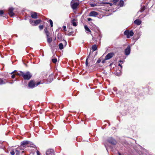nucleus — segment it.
I'll list each match as a JSON object with an SVG mask.
<instances>
[{"label":"nucleus","mask_w":155,"mask_h":155,"mask_svg":"<svg viewBox=\"0 0 155 155\" xmlns=\"http://www.w3.org/2000/svg\"><path fill=\"white\" fill-rule=\"evenodd\" d=\"M30 142L28 141H24L21 142L20 147H19L18 149L20 150H23L24 148L26 147H30Z\"/></svg>","instance_id":"nucleus-1"},{"label":"nucleus","mask_w":155,"mask_h":155,"mask_svg":"<svg viewBox=\"0 0 155 155\" xmlns=\"http://www.w3.org/2000/svg\"><path fill=\"white\" fill-rule=\"evenodd\" d=\"M79 4V2L78 0H72L71 2V5L72 8L73 9H75Z\"/></svg>","instance_id":"nucleus-2"},{"label":"nucleus","mask_w":155,"mask_h":155,"mask_svg":"<svg viewBox=\"0 0 155 155\" xmlns=\"http://www.w3.org/2000/svg\"><path fill=\"white\" fill-rule=\"evenodd\" d=\"M21 73L22 74V76L25 80H29L31 77L32 75L28 71L26 72L25 73L24 72H21Z\"/></svg>","instance_id":"nucleus-3"},{"label":"nucleus","mask_w":155,"mask_h":155,"mask_svg":"<svg viewBox=\"0 0 155 155\" xmlns=\"http://www.w3.org/2000/svg\"><path fill=\"white\" fill-rule=\"evenodd\" d=\"M124 34L127 36V38H129L130 37L133 35L134 33L132 31H129L128 30H126L124 31Z\"/></svg>","instance_id":"nucleus-4"},{"label":"nucleus","mask_w":155,"mask_h":155,"mask_svg":"<svg viewBox=\"0 0 155 155\" xmlns=\"http://www.w3.org/2000/svg\"><path fill=\"white\" fill-rule=\"evenodd\" d=\"M114 55V53L113 52H110L108 53L105 56V60H108L111 58Z\"/></svg>","instance_id":"nucleus-5"},{"label":"nucleus","mask_w":155,"mask_h":155,"mask_svg":"<svg viewBox=\"0 0 155 155\" xmlns=\"http://www.w3.org/2000/svg\"><path fill=\"white\" fill-rule=\"evenodd\" d=\"M46 155H55L53 149H48L46 152Z\"/></svg>","instance_id":"nucleus-6"},{"label":"nucleus","mask_w":155,"mask_h":155,"mask_svg":"<svg viewBox=\"0 0 155 155\" xmlns=\"http://www.w3.org/2000/svg\"><path fill=\"white\" fill-rule=\"evenodd\" d=\"M107 141L109 143L113 145H115L116 143V140L112 137L109 138Z\"/></svg>","instance_id":"nucleus-7"},{"label":"nucleus","mask_w":155,"mask_h":155,"mask_svg":"<svg viewBox=\"0 0 155 155\" xmlns=\"http://www.w3.org/2000/svg\"><path fill=\"white\" fill-rule=\"evenodd\" d=\"M14 10V8L12 7H11L9 8L8 10L9 15L11 17H13L14 15V13L13 12V11Z\"/></svg>","instance_id":"nucleus-8"},{"label":"nucleus","mask_w":155,"mask_h":155,"mask_svg":"<svg viewBox=\"0 0 155 155\" xmlns=\"http://www.w3.org/2000/svg\"><path fill=\"white\" fill-rule=\"evenodd\" d=\"M130 48L129 46L126 48L125 50V54L126 55H128L130 53Z\"/></svg>","instance_id":"nucleus-9"},{"label":"nucleus","mask_w":155,"mask_h":155,"mask_svg":"<svg viewBox=\"0 0 155 155\" xmlns=\"http://www.w3.org/2000/svg\"><path fill=\"white\" fill-rule=\"evenodd\" d=\"M98 15V13L95 11L91 12L89 15L90 16L95 17Z\"/></svg>","instance_id":"nucleus-10"},{"label":"nucleus","mask_w":155,"mask_h":155,"mask_svg":"<svg viewBox=\"0 0 155 155\" xmlns=\"http://www.w3.org/2000/svg\"><path fill=\"white\" fill-rule=\"evenodd\" d=\"M35 85L34 82L33 81H31L28 84V86L31 88L34 87Z\"/></svg>","instance_id":"nucleus-11"},{"label":"nucleus","mask_w":155,"mask_h":155,"mask_svg":"<svg viewBox=\"0 0 155 155\" xmlns=\"http://www.w3.org/2000/svg\"><path fill=\"white\" fill-rule=\"evenodd\" d=\"M31 17L34 19H37L38 18L37 13L35 12H34L31 13Z\"/></svg>","instance_id":"nucleus-12"},{"label":"nucleus","mask_w":155,"mask_h":155,"mask_svg":"<svg viewBox=\"0 0 155 155\" xmlns=\"http://www.w3.org/2000/svg\"><path fill=\"white\" fill-rule=\"evenodd\" d=\"M7 82L6 79L0 78V85L5 84Z\"/></svg>","instance_id":"nucleus-13"},{"label":"nucleus","mask_w":155,"mask_h":155,"mask_svg":"<svg viewBox=\"0 0 155 155\" xmlns=\"http://www.w3.org/2000/svg\"><path fill=\"white\" fill-rule=\"evenodd\" d=\"M41 21V20L40 19L34 21V25L36 26Z\"/></svg>","instance_id":"nucleus-14"},{"label":"nucleus","mask_w":155,"mask_h":155,"mask_svg":"<svg viewBox=\"0 0 155 155\" xmlns=\"http://www.w3.org/2000/svg\"><path fill=\"white\" fill-rule=\"evenodd\" d=\"M134 22L135 24H136L137 25H139L141 24V21L138 19H137L134 21Z\"/></svg>","instance_id":"nucleus-15"},{"label":"nucleus","mask_w":155,"mask_h":155,"mask_svg":"<svg viewBox=\"0 0 155 155\" xmlns=\"http://www.w3.org/2000/svg\"><path fill=\"white\" fill-rule=\"evenodd\" d=\"M53 76L52 75H51L49 76V78L48 79V81H49V82H51L53 80Z\"/></svg>","instance_id":"nucleus-16"},{"label":"nucleus","mask_w":155,"mask_h":155,"mask_svg":"<svg viewBox=\"0 0 155 155\" xmlns=\"http://www.w3.org/2000/svg\"><path fill=\"white\" fill-rule=\"evenodd\" d=\"M75 19H74L72 20L71 22L73 25L74 26H76L77 25V23L75 22Z\"/></svg>","instance_id":"nucleus-17"},{"label":"nucleus","mask_w":155,"mask_h":155,"mask_svg":"<svg viewBox=\"0 0 155 155\" xmlns=\"http://www.w3.org/2000/svg\"><path fill=\"white\" fill-rule=\"evenodd\" d=\"M124 2L123 0H120L119 4V5L120 7H122L124 6Z\"/></svg>","instance_id":"nucleus-18"},{"label":"nucleus","mask_w":155,"mask_h":155,"mask_svg":"<svg viewBox=\"0 0 155 155\" xmlns=\"http://www.w3.org/2000/svg\"><path fill=\"white\" fill-rule=\"evenodd\" d=\"M45 31L47 37H48L49 35V31L47 30V28H46L45 29Z\"/></svg>","instance_id":"nucleus-19"},{"label":"nucleus","mask_w":155,"mask_h":155,"mask_svg":"<svg viewBox=\"0 0 155 155\" xmlns=\"http://www.w3.org/2000/svg\"><path fill=\"white\" fill-rule=\"evenodd\" d=\"M92 48L93 51H96L97 49V47L96 45H94L92 46Z\"/></svg>","instance_id":"nucleus-20"},{"label":"nucleus","mask_w":155,"mask_h":155,"mask_svg":"<svg viewBox=\"0 0 155 155\" xmlns=\"http://www.w3.org/2000/svg\"><path fill=\"white\" fill-rule=\"evenodd\" d=\"M121 71H120L117 70L115 72V74L117 76H120L121 74Z\"/></svg>","instance_id":"nucleus-21"},{"label":"nucleus","mask_w":155,"mask_h":155,"mask_svg":"<svg viewBox=\"0 0 155 155\" xmlns=\"http://www.w3.org/2000/svg\"><path fill=\"white\" fill-rule=\"evenodd\" d=\"M90 53L89 54V55L87 56V57L86 59V61L85 64H86V66H87L88 65V59L89 58H90Z\"/></svg>","instance_id":"nucleus-22"},{"label":"nucleus","mask_w":155,"mask_h":155,"mask_svg":"<svg viewBox=\"0 0 155 155\" xmlns=\"http://www.w3.org/2000/svg\"><path fill=\"white\" fill-rule=\"evenodd\" d=\"M21 72H23L21 71H19V73H18V72H17L16 71L15 72V74L16 75H19V76H22V73H21Z\"/></svg>","instance_id":"nucleus-23"},{"label":"nucleus","mask_w":155,"mask_h":155,"mask_svg":"<svg viewBox=\"0 0 155 155\" xmlns=\"http://www.w3.org/2000/svg\"><path fill=\"white\" fill-rule=\"evenodd\" d=\"M47 42L49 43H50L52 41V39L51 38L47 37Z\"/></svg>","instance_id":"nucleus-24"},{"label":"nucleus","mask_w":155,"mask_h":155,"mask_svg":"<svg viewBox=\"0 0 155 155\" xmlns=\"http://www.w3.org/2000/svg\"><path fill=\"white\" fill-rule=\"evenodd\" d=\"M18 148H18L17 149H16L15 150V151L16 155H19V154L20 152L19 150H19V149H18Z\"/></svg>","instance_id":"nucleus-25"},{"label":"nucleus","mask_w":155,"mask_h":155,"mask_svg":"<svg viewBox=\"0 0 155 155\" xmlns=\"http://www.w3.org/2000/svg\"><path fill=\"white\" fill-rule=\"evenodd\" d=\"M84 28L87 31L90 32H91L90 29L86 25H84Z\"/></svg>","instance_id":"nucleus-26"},{"label":"nucleus","mask_w":155,"mask_h":155,"mask_svg":"<svg viewBox=\"0 0 155 155\" xmlns=\"http://www.w3.org/2000/svg\"><path fill=\"white\" fill-rule=\"evenodd\" d=\"M59 47L60 49L61 50L63 48V45L62 43H60L59 44Z\"/></svg>","instance_id":"nucleus-27"},{"label":"nucleus","mask_w":155,"mask_h":155,"mask_svg":"<svg viewBox=\"0 0 155 155\" xmlns=\"http://www.w3.org/2000/svg\"><path fill=\"white\" fill-rule=\"evenodd\" d=\"M52 61L53 63H55L57 61V59L56 58L53 59L52 60Z\"/></svg>","instance_id":"nucleus-28"},{"label":"nucleus","mask_w":155,"mask_h":155,"mask_svg":"<svg viewBox=\"0 0 155 155\" xmlns=\"http://www.w3.org/2000/svg\"><path fill=\"white\" fill-rule=\"evenodd\" d=\"M34 21H33V20H31V19H30V23L31 24V25H34Z\"/></svg>","instance_id":"nucleus-29"},{"label":"nucleus","mask_w":155,"mask_h":155,"mask_svg":"<svg viewBox=\"0 0 155 155\" xmlns=\"http://www.w3.org/2000/svg\"><path fill=\"white\" fill-rule=\"evenodd\" d=\"M50 23L51 24V26L52 27L53 26V22L50 19L49 20Z\"/></svg>","instance_id":"nucleus-30"},{"label":"nucleus","mask_w":155,"mask_h":155,"mask_svg":"<svg viewBox=\"0 0 155 155\" xmlns=\"http://www.w3.org/2000/svg\"><path fill=\"white\" fill-rule=\"evenodd\" d=\"M10 153L12 155H14L15 153V152L13 150L12 151H11Z\"/></svg>","instance_id":"nucleus-31"},{"label":"nucleus","mask_w":155,"mask_h":155,"mask_svg":"<svg viewBox=\"0 0 155 155\" xmlns=\"http://www.w3.org/2000/svg\"><path fill=\"white\" fill-rule=\"evenodd\" d=\"M39 28L40 30H42L43 28V26L42 25H40L39 26Z\"/></svg>","instance_id":"nucleus-32"},{"label":"nucleus","mask_w":155,"mask_h":155,"mask_svg":"<svg viewBox=\"0 0 155 155\" xmlns=\"http://www.w3.org/2000/svg\"><path fill=\"white\" fill-rule=\"evenodd\" d=\"M66 26H63V30L65 31H67V30L66 29Z\"/></svg>","instance_id":"nucleus-33"},{"label":"nucleus","mask_w":155,"mask_h":155,"mask_svg":"<svg viewBox=\"0 0 155 155\" xmlns=\"http://www.w3.org/2000/svg\"><path fill=\"white\" fill-rule=\"evenodd\" d=\"M4 13V12L2 10H0V15H2Z\"/></svg>","instance_id":"nucleus-34"},{"label":"nucleus","mask_w":155,"mask_h":155,"mask_svg":"<svg viewBox=\"0 0 155 155\" xmlns=\"http://www.w3.org/2000/svg\"><path fill=\"white\" fill-rule=\"evenodd\" d=\"M42 83H41L40 82H38L36 84V86H37L38 85H39L41 84H42Z\"/></svg>","instance_id":"nucleus-35"},{"label":"nucleus","mask_w":155,"mask_h":155,"mask_svg":"<svg viewBox=\"0 0 155 155\" xmlns=\"http://www.w3.org/2000/svg\"><path fill=\"white\" fill-rule=\"evenodd\" d=\"M91 7H94L96 6V5L94 4H91Z\"/></svg>","instance_id":"nucleus-36"},{"label":"nucleus","mask_w":155,"mask_h":155,"mask_svg":"<svg viewBox=\"0 0 155 155\" xmlns=\"http://www.w3.org/2000/svg\"><path fill=\"white\" fill-rule=\"evenodd\" d=\"M37 155H41V153L38 151H37Z\"/></svg>","instance_id":"nucleus-37"},{"label":"nucleus","mask_w":155,"mask_h":155,"mask_svg":"<svg viewBox=\"0 0 155 155\" xmlns=\"http://www.w3.org/2000/svg\"><path fill=\"white\" fill-rule=\"evenodd\" d=\"M101 60L100 59H99L97 61V63H100L101 62Z\"/></svg>","instance_id":"nucleus-38"},{"label":"nucleus","mask_w":155,"mask_h":155,"mask_svg":"<svg viewBox=\"0 0 155 155\" xmlns=\"http://www.w3.org/2000/svg\"><path fill=\"white\" fill-rule=\"evenodd\" d=\"M92 20V19L91 18H87V20L89 21H91Z\"/></svg>","instance_id":"nucleus-39"},{"label":"nucleus","mask_w":155,"mask_h":155,"mask_svg":"<svg viewBox=\"0 0 155 155\" xmlns=\"http://www.w3.org/2000/svg\"><path fill=\"white\" fill-rule=\"evenodd\" d=\"M15 77V74H13L12 76V78H14Z\"/></svg>","instance_id":"nucleus-40"},{"label":"nucleus","mask_w":155,"mask_h":155,"mask_svg":"<svg viewBox=\"0 0 155 155\" xmlns=\"http://www.w3.org/2000/svg\"><path fill=\"white\" fill-rule=\"evenodd\" d=\"M15 71H14L12 72L11 73V74H13L14 73H15Z\"/></svg>","instance_id":"nucleus-41"},{"label":"nucleus","mask_w":155,"mask_h":155,"mask_svg":"<svg viewBox=\"0 0 155 155\" xmlns=\"http://www.w3.org/2000/svg\"><path fill=\"white\" fill-rule=\"evenodd\" d=\"M105 60H105V59H104V60H103V61H102V63H104L105 62Z\"/></svg>","instance_id":"nucleus-42"},{"label":"nucleus","mask_w":155,"mask_h":155,"mask_svg":"<svg viewBox=\"0 0 155 155\" xmlns=\"http://www.w3.org/2000/svg\"><path fill=\"white\" fill-rule=\"evenodd\" d=\"M118 65H119V66H120L121 67V69L122 68V66L121 65V64H118Z\"/></svg>","instance_id":"nucleus-43"},{"label":"nucleus","mask_w":155,"mask_h":155,"mask_svg":"<svg viewBox=\"0 0 155 155\" xmlns=\"http://www.w3.org/2000/svg\"><path fill=\"white\" fill-rule=\"evenodd\" d=\"M119 0H114V1L115 2H117Z\"/></svg>","instance_id":"nucleus-44"},{"label":"nucleus","mask_w":155,"mask_h":155,"mask_svg":"<svg viewBox=\"0 0 155 155\" xmlns=\"http://www.w3.org/2000/svg\"><path fill=\"white\" fill-rule=\"evenodd\" d=\"M119 62H122V63H123V62L122 61H121V60L120 61H119Z\"/></svg>","instance_id":"nucleus-45"},{"label":"nucleus","mask_w":155,"mask_h":155,"mask_svg":"<svg viewBox=\"0 0 155 155\" xmlns=\"http://www.w3.org/2000/svg\"><path fill=\"white\" fill-rule=\"evenodd\" d=\"M118 155H121V154L120 153H118Z\"/></svg>","instance_id":"nucleus-46"},{"label":"nucleus","mask_w":155,"mask_h":155,"mask_svg":"<svg viewBox=\"0 0 155 155\" xmlns=\"http://www.w3.org/2000/svg\"><path fill=\"white\" fill-rule=\"evenodd\" d=\"M30 144H31V142H30ZM31 144H30V145Z\"/></svg>","instance_id":"nucleus-47"}]
</instances>
